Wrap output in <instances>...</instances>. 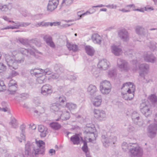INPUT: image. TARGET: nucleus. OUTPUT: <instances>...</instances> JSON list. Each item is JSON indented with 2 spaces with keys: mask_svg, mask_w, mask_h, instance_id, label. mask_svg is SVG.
Instances as JSON below:
<instances>
[{
  "mask_svg": "<svg viewBox=\"0 0 157 157\" xmlns=\"http://www.w3.org/2000/svg\"><path fill=\"white\" fill-rule=\"evenodd\" d=\"M44 143L42 140L36 141L30 144L27 141L25 145L24 157H34L39 154H43L45 151Z\"/></svg>",
  "mask_w": 157,
  "mask_h": 157,
  "instance_id": "obj_1",
  "label": "nucleus"
},
{
  "mask_svg": "<svg viewBox=\"0 0 157 157\" xmlns=\"http://www.w3.org/2000/svg\"><path fill=\"white\" fill-rule=\"evenodd\" d=\"M94 116L99 121L104 120L106 118V113L103 110L94 109L93 111Z\"/></svg>",
  "mask_w": 157,
  "mask_h": 157,
  "instance_id": "obj_6",
  "label": "nucleus"
},
{
  "mask_svg": "<svg viewBox=\"0 0 157 157\" xmlns=\"http://www.w3.org/2000/svg\"><path fill=\"white\" fill-rule=\"evenodd\" d=\"M63 109L60 105L58 104L53 103L50 106L51 110L52 112H57L59 113L60 111L62 110V109Z\"/></svg>",
  "mask_w": 157,
  "mask_h": 157,
  "instance_id": "obj_23",
  "label": "nucleus"
},
{
  "mask_svg": "<svg viewBox=\"0 0 157 157\" xmlns=\"http://www.w3.org/2000/svg\"><path fill=\"white\" fill-rule=\"evenodd\" d=\"M148 98L155 105H157V98L155 95L151 94Z\"/></svg>",
  "mask_w": 157,
  "mask_h": 157,
  "instance_id": "obj_35",
  "label": "nucleus"
},
{
  "mask_svg": "<svg viewBox=\"0 0 157 157\" xmlns=\"http://www.w3.org/2000/svg\"><path fill=\"white\" fill-rule=\"evenodd\" d=\"M116 75V71L114 70L110 71L108 73V75L109 77L114 78Z\"/></svg>",
  "mask_w": 157,
  "mask_h": 157,
  "instance_id": "obj_47",
  "label": "nucleus"
},
{
  "mask_svg": "<svg viewBox=\"0 0 157 157\" xmlns=\"http://www.w3.org/2000/svg\"><path fill=\"white\" fill-rule=\"evenodd\" d=\"M25 132H21L20 134L21 138H18V140L20 142L22 141V140L25 141V136L24 135Z\"/></svg>",
  "mask_w": 157,
  "mask_h": 157,
  "instance_id": "obj_58",
  "label": "nucleus"
},
{
  "mask_svg": "<svg viewBox=\"0 0 157 157\" xmlns=\"http://www.w3.org/2000/svg\"><path fill=\"white\" fill-rule=\"evenodd\" d=\"M31 41L32 42L34 43L37 47H39L41 46L40 42L36 39H33Z\"/></svg>",
  "mask_w": 157,
  "mask_h": 157,
  "instance_id": "obj_59",
  "label": "nucleus"
},
{
  "mask_svg": "<svg viewBox=\"0 0 157 157\" xmlns=\"http://www.w3.org/2000/svg\"><path fill=\"white\" fill-rule=\"evenodd\" d=\"M67 78L71 80H75L77 79V77L74 75H70L68 76Z\"/></svg>",
  "mask_w": 157,
  "mask_h": 157,
  "instance_id": "obj_60",
  "label": "nucleus"
},
{
  "mask_svg": "<svg viewBox=\"0 0 157 157\" xmlns=\"http://www.w3.org/2000/svg\"><path fill=\"white\" fill-rule=\"evenodd\" d=\"M82 142L83 143V145L82 147V149L83 151L86 153V155L87 154H88L87 153L88 151V150L86 142V141L83 140L82 141Z\"/></svg>",
  "mask_w": 157,
  "mask_h": 157,
  "instance_id": "obj_41",
  "label": "nucleus"
},
{
  "mask_svg": "<svg viewBox=\"0 0 157 157\" xmlns=\"http://www.w3.org/2000/svg\"><path fill=\"white\" fill-rule=\"evenodd\" d=\"M67 46L68 49L70 51L72 50L73 52H76L78 49V46L77 45L73 44H71L70 43H67Z\"/></svg>",
  "mask_w": 157,
  "mask_h": 157,
  "instance_id": "obj_29",
  "label": "nucleus"
},
{
  "mask_svg": "<svg viewBox=\"0 0 157 157\" xmlns=\"http://www.w3.org/2000/svg\"><path fill=\"white\" fill-rule=\"evenodd\" d=\"M10 124L11 125L12 127L14 128H17L18 125V124L16 119L13 117L11 118V121L10 122Z\"/></svg>",
  "mask_w": 157,
  "mask_h": 157,
  "instance_id": "obj_38",
  "label": "nucleus"
},
{
  "mask_svg": "<svg viewBox=\"0 0 157 157\" xmlns=\"http://www.w3.org/2000/svg\"><path fill=\"white\" fill-rule=\"evenodd\" d=\"M34 103L37 105L38 106L40 104V101L39 98L36 97L33 99Z\"/></svg>",
  "mask_w": 157,
  "mask_h": 157,
  "instance_id": "obj_53",
  "label": "nucleus"
},
{
  "mask_svg": "<svg viewBox=\"0 0 157 157\" xmlns=\"http://www.w3.org/2000/svg\"><path fill=\"white\" fill-rule=\"evenodd\" d=\"M117 64L121 71H127L130 69L128 62L122 59H118L117 60Z\"/></svg>",
  "mask_w": 157,
  "mask_h": 157,
  "instance_id": "obj_5",
  "label": "nucleus"
},
{
  "mask_svg": "<svg viewBox=\"0 0 157 157\" xmlns=\"http://www.w3.org/2000/svg\"><path fill=\"white\" fill-rule=\"evenodd\" d=\"M59 101L61 103H63L66 101L65 97L63 96H61L59 98Z\"/></svg>",
  "mask_w": 157,
  "mask_h": 157,
  "instance_id": "obj_56",
  "label": "nucleus"
},
{
  "mask_svg": "<svg viewBox=\"0 0 157 157\" xmlns=\"http://www.w3.org/2000/svg\"><path fill=\"white\" fill-rule=\"evenodd\" d=\"M29 97V95L27 93H22L20 95V97L23 99L28 98Z\"/></svg>",
  "mask_w": 157,
  "mask_h": 157,
  "instance_id": "obj_57",
  "label": "nucleus"
},
{
  "mask_svg": "<svg viewBox=\"0 0 157 157\" xmlns=\"http://www.w3.org/2000/svg\"><path fill=\"white\" fill-rule=\"evenodd\" d=\"M111 48L112 52L115 56H119L122 53L121 49L116 45L112 46Z\"/></svg>",
  "mask_w": 157,
  "mask_h": 157,
  "instance_id": "obj_21",
  "label": "nucleus"
},
{
  "mask_svg": "<svg viewBox=\"0 0 157 157\" xmlns=\"http://www.w3.org/2000/svg\"><path fill=\"white\" fill-rule=\"evenodd\" d=\"M17 89V85L8 86V91L12 94H15Z\"/></svg>",
  "mask_w": 157,
  "mask_h": 157,
  "instance_id": "obj_32",
  "label": "nucleus"
},
{
  "mask_svg": "<svg viewBox=\"0 0 157 157\" xmlns=\"http://www.w3.org/2000/svg\"><path fill=\"white\" fill-rule=\"evenodd\" d=\"M144 58V61L146 62L154 63L155 61V57L151 53H147L145 54Z\"/></svg>",
  "mask_w": 157,
  "mask_h": 157,
  "instance_id": "obj_17",
  "label": "nucleus"
},
{
  "mask_svg": "<svg viewBox=\"0 0 157 157\" xmlns=\"http://www.w3.org/2000/svg\"><path fill=\"white\" fill-rule=\"evenodd\" d=\"M125 88L127 90L126 93L122 92L123 98L125 100H131L134 97V93L135 90V86L134 84L130 82L124 83L121 87L122 89Z\"/></svg>",
  "mask_w": 157,
  "mask_h": 157,
  "instance_id": "obj_3",
  "label": "nucleus"
},
{
  "mask_svg": "<svg viewBox=\"0 0 157 157\" xmlns=\"http://www.w3.org/2000/svg\"><path fill=\"white\" fill-rule=\"evenodd\" d=\"M16 85H17V84L15 81L13 79H11L10 81L8 84V86H10Z\"/></svg>",
  "mask_w": 157,
  "mask_h": 157,
  "instance_id": "obj_52",
  "label": "nucleus"
},
{
  "mask_svg": "<svg viewBox=\"0 0 157 157\" xmlns=\"http://www.w3.org/2000/svg\"><path fill=\"white\" fill-rule=\"evenodd\" d=\"M17 41V42H19L23 45L27 44L28 42L27 40L24 39L22 38H18L16 39Z\"/></svg>",
  "mask_w": 157,
  "mask_h": 157,
  "instance_id": "obj_44",
  "label": "nucleus"
},
{
  "mask_svg": "<svg viewBox=\"0 0 157 157\" xmlns=\"http://www.w3.org/2000/svg\"><path fill=\"white\" fill-rule=\"evenodd\" d=\"M86 52L89 56H92L94 55L95 50L94 48L90 46H86L85 48Z\"/></svg>",
  "mask_w": 157,
  "mask_h": 157,
  "instance_id": "obj_28",
  "label": "nucleus"
},
{
  "mask_svg": "<svg viewBox=\"0 0 157 157\" xmlns=\"http://www.w3.org/2000/svg\"><path fill=\"white\" fill-rule=\"evenodd\" d=\"M135 30L136 33L141 36H145L147 35V30L142 26H136Z\"/></svg>",
  "mask_w": 157,
  "mask_h": 157,
  "instance_id": "obj_14",
  "label": "nucleus"
},
{
  "mask_svg": "<svg viewBox=\"0 0 157 157\" xmlns=\"http://www.w3.org/2000/svg\"><path fill=\"white\" fill-rule=\"evenodd\" d=\"M44 40L46 41V43L51 47L54 48L55 45L52 40L51 36L49 35H46L43 37Z\"/></svg>",
  "mask_w": 157,
  "mask_h": 157,
  "instance_id": "obj_20",
  "label": "nucleus"
},
{
  "mask_svg": "<svg viewBox=\"0 0 157 157\" xmlns=\"http://www.w3.org/2000/svg\"><path fill=\"white\" fill-rule=\"evenodd\" d=\"M157 127L155 123L151 124L147 128L148 135L151 138L154 137L156 133Z\"/></svg>",
  "mask_w": 157,
  "mask_h": 157,
  "instance_id": "obj_13",
  "label": "nucleus"
},
{
  "mask_svg": "<svg viewBox=\"0 0 157 157\" xmlns=\"http://www.w3.org/2000/svg\"><path fill=\"white\" fill-rule=\"evenodd\" d=\"M126 142H123L122 144V148L124 151H126L128 149L129 147L128 146Z\"/></svg>",
  "mask_w": 157,
  "mask_h": 157,
  "instance_id": "obj_51",
  "label": "nucleus"
},
{
  "mask_svg": "<svg viewBox=\"0 0 157 157\" xmlns=\"http://www.w3.org/2000/svg\"><path fill=\"white\" fill-rule=\"evenodd\" d=\"M109 61L106 59H103L99 60L98 64V67L102 70H105L109 67Z\"/></svg>",
  "mask_w": 157,
  "mask_h": 157,
  "instance_id": "obj_15",
  "label": "nucleus"
},
{
  "mask_svg": "<svg viewBox=\"0 0 157 157\" xmlns=\"http://www.w3.org/2000/svg\"><path fill=\"white\" fill-rule=\"evenodd\" d=\"M102 100L101 96L100 95L98 96L95 97L92 101L93 104L94 106L98 107L101 105Z\"/></svg>",
  "mask_w": 157,
  "mask_h": 157,
  "instance_id": "obj_24",
  "label": "nucleus"
},
{
  "mask_svg": "<svg viewBox=\"0 0 157 157\" xmlns=\"http://www.w3.org/2000/svg\"><path fill=\"white\" fill-rule=\"evenodd\" d=\"M30 73L32 74H33L36 75L38 74L41 73L44 74L45 75H48L50 74V72L48 71L47 69L43 70L41 69H37L35 68L31 70Z\"/></svg>",
  "mask_w": 157,
  "mask_h": 157,
  "instance_id": "obj_18",
  "label": "nucleus"
},
{
  "mask_svg": "<svg viewBox=\"0 0 157 157\" xmlns=\"http://www.w3.org/2000/svg\"><path fill=\"white\" fill-rule=\"evenodd\" d=\"M149 67V65L146 63L141 64L139 66V69L141 71L139 73L140 75L144 79H145V74L148 73Z\"/></svg>",
  "mask_w": 157,
  "mask_h": 157,
  "instance_id": "obj_11",
  "label": "nucleus"
},
{
  "mask_svg": "<svg viewBox=\"0 0 157 157\" xmlns=\"http://www.w3.org/2000/svg\"><path fill=\"white\" fill-rule=\"evenodd\" d=\"M19 73L16 71L12 70L10 74L9 78H12L18 75Z\"/></svg>",
  "mask_w": 157,
  "mask_h": 157,
  "instance_id": "obj_50",
  "label": "nucleus"
},
{
  "mask_svg": "<svg viewBox=\"0 0 157 157\" xmlns=\"http://www.w3.org/2000/svg\"><path fill=\"white\" fill-rule=\"evenodd\" d=\"M100 88L101 93L103 94H108L111 91V88L102 87H100Z\"/></svg>",
  "mask_w": 157,
  "mask_h": 157,
  "instance_id": "obj_34",
  "label": "nucleus"
},
{
  "mask_svg": "<svg viewBox=\"0 0 157 157\" xmlns=\"http://www.w3.org/2000/svg\"><path fill=\"white\" fill-rule=\"evenodd\" d=\"M140 110L141 113L146 117L150 116L152 114L151 106L146 102H142L140 104Z\"/></svg>",
  "mask_w": 157,
  "mask_h": 157,
  "instance_id": "obj_4",
  "label": "nucleus"
},
{
  "mask_svg": "<svg viewBox=\"0 0 157 157\" xmlns=\"http://www.w3.org/2000/svg\"><path fill=\"white\" fill-rule=\"evenodd\" d=\"M92 125L91 127L85 128V130L83 132V133L84 134H94L95 128L94 125Z\"/></svg>",
  "mask_w": 157,
  "mask_h": 157,
  "instance_id": "obj_27",
  "label": "nucleus"
},
{
  "mask_svg": "<svg viewBox=\"0 0 157 157\" xmlns=\"http://www.w3.org/2000/svg\"><path fill=\"white\" fill-rule=\"evenodd\" d=\"M72 2L73 0H63L62 4L63 6H68L72 4Z\"/></svg>",
  "mask_w": 157,
  "mask_h": 157,
  "instance_id": "obj_46",
  "label": "nucleus"
},
{
  "mask_svg": "<svg viewBox=\"0 0 157 157\" xmlns=\"http://www.w3.org/2000/svg\"><path fill=\"white\" fill-rule=\"evenodd\" d=\"M147 46L152 51L155 50L156 48V45L155 43L149 41L147 40Z\"/></svg>",
  "mask_w": 157,
  "mask_h": 157,
  "instance_id": "obj_37",
  "label": "nucleus"
},
{
  "mask_svg": "<svg viewBox=\"0 0 157 157\" xmlns=\"http://www.w3.org/2000/svg\"><path fill=\"white\" fill-rule=\"evenodd\" d=\"M18 56L21 57V56L23 55L26 57H30V56H35V52L33 51L28 50L24 48H20L17 51Z\"/></svg>",
  "mask_w": 157,
  "mask_h": 157,
  "instance_id": "obj_8",
  "label": "nucleus"
},
{
  "mask_svg": "<svg viewBox=\"0 0 157 157\" xmlns=\"http://www.w3.org/2000/svg\"><path fill=\"white\" fill-rule=\"evenodd\" d=\"M51 127L55 130L59 129L61 128V125L57 122H52L50 124Z\"/></svg>",
  "mask_w": 157,
  "mask_h": 157,
  "instance_id": "obj_33",
  "label": "nucleus"
},
{
  "mask_svg": "<svg viewBox=\"0 0 157 157\" xmlns=\"http://www.w3.org/2000/svg\"><path fill=\"white\" fill-rule=\"evenodd\" d=\"M16 26L19 27H26L30 25V23L23 22H17L15 23Z\"/></svg>",
  "mask_w": 157,
  "mask_h": 157,
  "instance_id": "obj_39",
  "label": "nucleus"
},
{
  "mask_svg": "<svg viewBox=\"0 0 157 157\" xmlns=\"http://www.w3.org/2000/svg\"><path fill=\"white\" fill-rule=\"evenodd\" d=\"M6 89V86L4 82L0 80V91H2Z\"/></svg>",
  "mask_w": 157,
  "mask_h": 157,
  "instance_id": "obj_48",
  "label": "nucleus"
},
{
  "mask_svg": "<svg viewBox=\"0 0 157 157\" xmlns=\"http://www.w3.org/2000/svg\"><path fill=\"white\" fill-rule=\"evenodd\" d=\"M17 52V50L14 51L12 52L11 55L6 54L5 56V59L7 64L11 70L17 69L18 64L23 62L25 60V58L23 56L18 58L17 60L14 59Z\"/></svg>",
  "mask_w": 157,
  "mask_h": 157,
  "instance_id": "obj_2",
  "label": "nucleus"
},
{
  "mask_svg": "<svg viewBox=\"0 0 157 157\" xmlns=\"http://www.w3.org/2000/svg\"><path fill=\"white\" fill-rule=\"evenodd\" d=\"M48 22H45L42 21L40 22L37 23L34 25V26L36 27H47L48 26Z\"/></svg>",
  "mask_w": 157,
  "mask_h": 157,
  "instance_id": "obj_40",
  "label": "nucleus"
},
{
  "mask_svg": "<svg viewBox=\"0 0 157 157\" xmlns=\"http://www.w3.org/2000/svg\"><path fill=\"white\" fill-rule=\"evenodd\" d=\"M48 23H49L48 24V26L50 25L51 26H56L59 25H60L61 23L60 22H48Z\"/></svg>",
  "mask_w": 157,
  "mask_h": 157,
  "instance_id": "obj_54",
  "label": "nucleus"
},
{
  "mask_svg": "<svg viewBox=\"0 0 157 157\" xmlns=\"http://www.w3.org/2000/svg\"><path fill=\"white\" fill-rule=\"evenodd\" d=\"M130 151L132 156L134 157H141L143 154V149L139 146H133L130 149Z\"/></svg>",
  "mask_w": 157,
  "mask_h": 157,
  "instance_id": "obj_7",
  "label": "nucleus"
},
{
  "mask_svg": "<svg viewBox=\"0 0 157 157\" xmlns=\"http://www.w3.org/2000/svg\"><path fill=\"white\" fill-rule=\"evenodd\" d=\"M93 41L95 44H100L101 43V37L98 34H93L91 37Z\"/></svg>",
  "mask_w": 157,
  "mask_h": 157,
  "instance_id": "obj_22",
  "label": "nucleus"
},
{
  "mask_svg": "<svg viewBox=\"0 0 157 157\" xmlns=\"http://www.w3.org/2000/svg\"><path fill=\"white\" fill-rule=\"evenodd\" d=\"M105 6L110 9H116L117 8L116 5H108L106 6Z\"/></svg>",
  "mask_w": 157,
  "mask_h": 157,
  "instance_id": "obj_63",
  "label": "nucleus"
},
{
  "mask_svg": "<svg viewBox=\"0 0 157 157\" xmlns=\"http://www.w3.org/2000/svg\"><path fill=\"white\" fill-rule=\"evenodd\" d=\"M63 67L60 64H56L55 65L54 69L57 72L61 71L63 70Z\"/></svg>",
  "mask_w": 157,
  "mask_h": 157,
  "instance_id": "obj_45",
  "label": "nucleus"
},
{
  "mask_svg": "<svg viewBox=\"0 0 157 157\" xmlns=\"http://www.w3.org/2000/svg\"><path fill=\"white\" fill-rule=\"evenodd\" d=\"M66 107L69 110H71L76 109L77 106L75 104L71 103H67L66 104Z\"/></svg>",
  "mask_w": 157,
  "mask_h": 157,
  "instance_id": "obj_42",
  "label": "nucleus"
},
{
  "mask_svg": "<svg viewBox=\"0 0 157 157\" xmlns=\"http://www.w3.org/2000/svg\"><path fill=\"white\" fill-rule=\"evenodd\" d=\"M97 91L96 87L93 85H90L87 88V91L91 95H94Z\"/></svg>",
  "mask_w": 157,
  "mask_h": 157,
  "instance_id": "obj_25",
  "label": "nucleus"
},
{
  "mask_svg": "<svg viewBox=\"0 0 157 157\" xmlns=\"http://www.w3.org/2000/svg\"><path fill=\"white\" fill-rule=\"evenodd\" d=\"M132 118L134 121L137 122L140 119L139 114L136 112L134 111L132 113Z\"/></svg>",
  "mask_w": 157,
  "mask_h": 157,
  "instance_id": "obj_36",
  "label": "nucleus"
},
{
  "mask_svg": "<svg viewBox=\"0 0 157 157\" xmlns=\"http://www.w3.org/2000/svg\"><path fill=\"white\" fill-rule=\"evenodd\" d=\"M25 126L24 124H22L20 127V129L21 131V132H25Z\"/></svg>",
  "mask_w": 157,
  "mask_h": 157,
  "instance_id": "obj_62",
  "label": "nucleus"
},
{
  "mask_svg": "<svg viewBox=\"0 0 157 157\" xmlns=\"http://www.w3.org/2000/svg\"><path fill=\"white\" fill-rule=\"evenodd\" d=\"M45 76L43 75L38 77L36 78V81L39 84H42L45 81Z\"/></svg>",
  "mask_w": 157,
  "mask_h": 157,
  "instance_id": "obj_43",
  "label": "nucleus"
},
{
  "mask_svg": "<svg viewBox=\"0 0 157 157\" xmlns=\"http://www.w3.org/2000/svg\"><path fill=\"white\" fill-rule=\"evenodd\" d=\"M38 130L40 133V135L41 137H44L46 136L47 133V131L44 126L41 125H39Z\"/></svg>",
  "mask_w": 157,
  "mask_h": 157,
  "instance_id": "obj_26",
  "label": "nucleus"
},
{
  "mask_svg": "<svg viewBox=\"0 0 157 157\" xmlns=\"http://www.w3.org/2000/svg\"><path fill=\"white\" fill-rule=\"evenodd\" d=\"M52 91V87L49 84L43 85L41 88V94L46 96L50 95Z\"/></svg>",
  "mask_w": 157,
  "mask_h": 157,
  "instance_id": "obj_10",
  "label": "nucleus"
},
{
  "mask_svg": "<svg viewBox=\"0 0 157 157\" xmlns=\"http://www.w3.org/2000/svg\"><path fill=\"white\" fill-rule=\"evenodd\" d=\"M135 130L134 127L131 125L129 126L128 128V130L130 132L133 131Z\"/></svg>",
  "mask_w": 157,
  "mask_h": 157,
  "instance_id": "obj_61",
  "label": "nucleus"
},
{
  "mask_svg": "<svg viewBox=\"0 0 157 157\" xmlns=\"http://www.w3.org/2000/svg\"><path fill=\"white\" fill-rule=\"evenodd\" d=\"M117 137L112 135H111L109 137V139L110 140V143L114 144L115 142L117 141Z\"/></svg>",
  "mask_w": 157,
  "mask_h": 157,
  "instance_id": "obj_49",
  "label": "nucleus"
},
{
  "mask_svg": "<svg viewBox=\"0 0 157 157\" xmlns=\"http://www.w3.org/2000/svg\"><path fill=\"white\" fill-rule=\"evenodd\" d=\"M101 140L103 145L105 147H107L109 146L110 143L109 138H107L106 137L105 135H102L101 136Z\"/></svg>",
  "mask_w": 157,
  "mask_h": 157,
  "instance_id": "obj_30",
  "label": "nucleus"
},
{
  "mask_svg": "<svg viewBox=\"0 0 157 157\" xmlns=\"http://www.w3.org/2000/svg\"><path fill=\"white\" fill-rule=\"evenodd\" d=\"M59 3V0H49L47 5V10L52 12L57 7Z\"/></svg>",
  "mask_w": 157,
  "mask_h": 157,
  "instance_id": "obj_12",
  "label": "nucleus"
},
{
  "mask_svg": "<svg viewBox=\"0 0 157 157\" xmlns=\"http://www.w3.org/2000/svg\"><path fill=\"white\" fill-rule=\"evenodd\" d=\"M59 115H60V118L62 120H66L69 119L70 117V115L69 112L66 109H63L60 111Z\"/></svg>",
  "mask_w": 157,
  "mask_h": 157,
  "instance_id": "obj_16",
  "label": "nucleus"
},
{
  "mask_svg": "<svg viewBox=\"0 0 157 157\" xmlns=\"http://www.w3.org/2000/svg\"><path fill=\"white\" fill-rule=\"evenodd\" d=\"M0 10L3 12H6L9 10V8L8 7L7 5H4L2 6H0Z\"/></svg>",
  "mask_w": 157,
  "mask_h": 157,
  "instance_id": "obj_55",
  "label": "nucleus"
},
{
  "mask_svg": "<svg viewBox=\"0 0 157 157\" xmlns=\"http://www.w3.org/2000/svg\"><path fill=\"white\" fill-rule=\"evenodd\" d=\"M81 140L82 142L83 140H82V138L78 134L73 135L71 138V140L74 144L78 145L79 144Z\"/></svg>",
  "mask_w": 157,
  "mask_h": 157,
  "instance_id": "obj_19",
  "label": "nucleus"
},
{
  "mask_svg": "<svg viewBox=\"0 0 157 157\" xmlns=\"http://www.w3.org/2000/svg\"><path fill=\"white\" fill-rule=\"evenodd\" d=\"M118 35L120 39L123 41L128 42L129 40V33L127 31L124 29L119 30L118 33Z\"/></svg>",
  "mask_w": 157,
  "mask_h": 157,
  "instance_id": "obj_9",
  "label": "nucleus"
},
{
  "mask_svg": "<svg viewBox=\"0 0 157 157\" xmlns=\"http://www.w3.org/2000/svg\"><path fill=\"white\" fill-rule=\"evenodd\" d=\"M59 75L58 74H54L52 75L51 78L53 79H57L59 78Z\"/></svg>",
  "mask_w": 157,
  "mask_h": 157,
  "instance_id": "obj_64",
  "label": "nucleus"
},
{
  "mask_svg": "<svg viewBox=\"0 0 157 157\" xmlns=\"http://www.w3.org/2000/svg\"><path fill=\"white\" fill-rule=\"evenodd\" d=\"M100 87H107L111 88V85L109 81L105 80L102 81L100 83Z\"/></svg>",
  "mask_w": 157,
  "mask_h": 157,
  "instance_id": "obj_31",
  "label": "nucleus"
}]
</instances>
